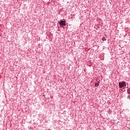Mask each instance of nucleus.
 Wrapping results in <instances>:
<instances>
[{
  "mask_svg": "<svg viewBox=\"0 0 130 130\" xmlns=\"http://www.w3.org/2000/svg\"><path fill=\"white\" fill-rule=\"evenodd\" d=\"M109 113L110 114L111 113V111L110 110V109H109Z\"/></svg>",
  "mask_w": 130,
  "mask_h": 130,
  "instance_id": "0eeeda50",
  "label": "nucleus"
},
{
  "mask_svg": "<svg viewBox=\"0 0 130 130\" xmlns=\"http://www.w3.org/2000/svg\"><path fill=\"white\" fill-rule=\"evenodd\" d=\"M102 40H103V41H106V38H105V37H103Z\"/></svg>",
  "mask_w": 130,
  "mask_h": 130,
  "instance_id": "39448f33",
  "label": "nucleus"
},
{
  "mask_svg": "<svg viewBox=\"0 0 130 130\" xmlns=\"http://www.w3.org/2000/svg\"><path fill=\"white\" fill-rule=\"evenodd\" d=\"M58 23L60 25V26H61V27H63V26H67V21L66 20L64 19V20H60V21H58Z\"/></svg>",
  "mask_w": 130,
  "mask_h": 130,
  "instance_id": "f03ea898",
  "label": "nucleus"
},
{
  "mask_svg": "<svg viewBox=\"0 0 130 130\" xmlns=\"http://www.w3.org/2000/svg\"><path fill=\"white\" fill-rule=\"evenodd\" d=\"M99 84H100V82H99L98 80H96L94 87H98L99 86Z\"/></svg>",
  "mask_w": 130,
  "mask_h": 130,
  "instance_id": "7ed1b4c3",
  "label": "nucleus"
},
{
  "mask_svg": "<svg viewBox=\"0 0 130 130\" xmlns=\"http://www.w3.org/2000/svg\"><path fill=\"white\" fill-rule=\"evenodd\" d=\"M127 94H129V95H130V88L127 89Z\"/></svg>",
  "mask_w": 130,
  "mask_h": 130,
  "instance_id": "20e7f679",
  "label": "nucleus"
},
{
  "mask_svg": "<svg viewBox=\"0 0 130 130\" xmlns=\"http://www.w3.org/2000/svg\"><path fill=\"white\" fill-rule=\"evenodd\" d=\"M127 98L128 99H130V95H128L127 96Z\"/></svg>",
  "mask_w": 130,
  "mask_h": 130,
  "instance_id": "423d86ee",
  "label": "nucleus"
},
{
  "mask_svg": "<svg viewBox=\"0 0 130 130\" xmlns=\"http://www.w3.org/2000/svg\"><path fill=\"white\" fill-rule=\"evenodd\" d=\"M119 88H123V87H126V82L125 81H121L119 82Z\"/></svg>",
  "mask_w": 130,
  "mask_h": 130,
  "instance_id": "f257e3e1",
  "label": "nucleus"
},
{
  "mask_svg": "<svg viewBox=\"0 0 130 130\" xmlns=\"http://www.w3.org/2000/svg\"><path fill=\"white\" fill-rule=\"evenodd\" d=\"M43 96H44H44H45V95L44 94Z\"/></svg>",
  "mask_w": 130,
  "mask_h": 130,
  "instance_id": "1a4fd4ad",
  "label": "nucleus"
},
{
  "mask_svg": "<svg viewBox=\"0 0 130 130\" xmlns=\"http://www.w3.org/2000/svg\"><path fill=\"white\" fill-rule=\"evenodd\" d=\"M126 89H128V87H126Z\"/></svg>",
  "mask_w": 130,
  "mask_h": 130,
  "instance_id": "6e6552de",
  "label": "nucleus"
}]
</instances>
